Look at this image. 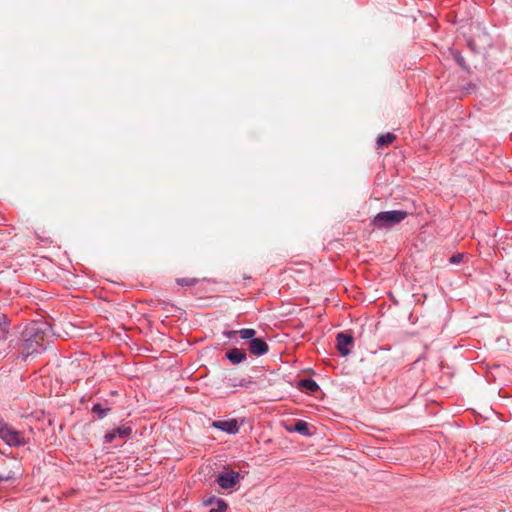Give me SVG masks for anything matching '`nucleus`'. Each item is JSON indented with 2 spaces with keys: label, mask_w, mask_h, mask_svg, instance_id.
Returning a JSON list of instances; mask_svg holds the SVG:
<instances>
[{
  "label": "nucleus",
  "mask_w": 512,
  "mask_h": 512,
  "mask_svg": "<svg viewBox=\"0 0 512 512\" xmlns=\"http://www.w3.org/2000/svg\"><path fill=\"white\" fill-rule=\"evenodd\" d=\"M290 432H297L302 436H311L309 424L304 420H297L292 427L286 428Z\"/></svg>",
  "instance_id": "ddd939ff"
},
{
  "label": "nucleus",
  "mask_w": 512,
  "mask_h": 512,
  "mask_svg": "<svg viewBox=\"0 0 512 512\" xmlns=\"http://www.w3.org/2000/svg\"><path fill=\"white\" fill-rule=\"evenodd\" d=\"M204 507H208V512H226L228 509V503L215 495H209L203 499L202 502Z\"/></svg>",
  "instance_id": "6e6552de"
},
{
  "label": "nucleus",
  "mask_w": 512,
  "mask_h": 512,
  "mask_svg": "<svg viewBox=\"0 0 512 512\" xmlns=\"http://www.w3.org/2000/svg\"><path fill=\"white\" fill-rule=\"evenodd\" d=\"M133 432V428L130 424H122L119 427L108 431L104 436V441L106 443H112L116 438L126 439L131 436Z\"/></svg>",
  "instance_id": "423d86ee"
},
{
  "label": "nucleus",
  "mask_w": 512,
  "mask_h": 512,
  "mask_svg": "<svg viewBox=\"0 0 512 512\" xmlns=\"http://www.w3.org/2000/svg\"><path fill=\"white\" fill-rule=\"evenodd\" d=\"M257 331L253 328H242L241 339L246 341L250 354L261 357L268 353L269 345L262 337H256Z\"/></svg>",
  "instance_id": "7ed1b4c3"
},
{
  "label": "nucleus",
  "mask_w": 512,
  "mask_h": 512,
  "mask_svg": "<svg viewBox=\"0 0 512 512\" xmlns=\"http://www.w3.org/2000/svg\"><path fill=\"white\" fill-rule=\"evenodd\" d=\"M198 282H199V280L197 278H189V277L178 278L176 280V283L178 285H180V286H188V287L194 286Z\"/></svg>",
  "instance_id": "6ab92c4d"
},
{
  "label": "nucleus",
  "mask_w": 512,
  "mask_h": 512,
  "mask_svg": "<svg viewBox=\"0 0 512 512\" xmlns=\"http://www.w3.org/2000/svg\"><path fill=\"white\" fill-rule=\"evenodd\" d=\"M451 54L453 56V59L455 60V62L465 71L469 72L470 71V67L467 65L464 57L462 56V54L458 51V50H452L451 51Z\"/></svg>",
  "instance_id": "dca6fc26"
},
{
  "label": "nucleus",
  "mask_w": 512,
  "mask_h": 512,
  "mask_svg": "<svg viewBox=\"0 0 512 512\" xmlns=\"http://www.w3.org/2000/svg\"><path fill=\"white\" fill-rule=\"evenodd\" d=\"M354 337L347 332H339L336 335V346L341 356H348L354 346Z\"/></svg>",
  "instance_id": "39448f33"
},
{
  "label": "nucleus",
  "mask_w": 512,
  "mask_h": 512,
  "mask_svg": "<svg viewBox=\"0 0 512 512\" xmlns=\"http://www.w3.org/2000/svg\"><path fill=\"white\" fill-rule=\"evenodd\" d=\"M211 426L230 435L237 434L240 429L237 419L216 420L212 422Z\"/></svg>",
  "instance_id": "9d476101"
},
{
  "label": "nucleus",
  "mask_w": 512,
  "mask_h": 512,
  "mask_svg": "<svg viewBox=\"0 0 512 512\" xmlns=\"http://www.w3.org/2000/svg\"><path fill=\"white\" fill-rule=\"evenodd\" d=\"M241 332H242V329L240 330H224L222 335L226 338H228L233 344H238L239 343V338L241 339Z\"/></svg>",
  "instance_id": "f3484780"
},
{
  "label": "nucleus",
  "mask_w": 512,
  "mask_h": 512,
  "mask_svg": "<svg viewBox=\"0 0 512 512\" xmlns=\"http://www.w3.org/2000/svg\"><path fill=\"white\" fill-rule=\"evenodd\" d=\"M396 136L393 133L380 134L377 137L376 144L379 148L386 147L394 142Z\"/></svg>",
  "instance_id": "4468645a"
},
{
  "label": "nucleus",
  "mask_w": 512,
  "mask_h": 512,
  "mask_svg": "<svg viewBox=\"0 0 512 512\" xmlns=\"http://www.w3.org/2000/svg\"><path fill=\"white\" fill-rule=\"evenodd\" d=\"M463 260V254L461 253H456V254H453L450 259H449V262L451 264H459L461 261Z\"/></svg>",
  "instance_id": "aec40b11"
},
{
  "label": "nucleus",
  "mask_w": 512,
  "mask_h": 512,
  "mask_svg": "<svg viewBox=\"0 0 512 512\" xmlns=\"http://www.w3.org/2000/svg\"><path fill=\"white\" fill-rule=\"evenodd\" d=\"M297 388L301 391L313 394V393H316L320 389V386L312 378H301L297 382Z\"/></svg>",
  "instance_id": "f8f14e48"
},
{
  "label": "nucleus",
  "mask_w": 512,
  "mask_h": 512,
  "mask_svg": "<svg viewBox=\"0 0 512 512\" xmlns=\"http://www.w3.org/2000/svg\"><path fill=\"white\" fill-rule=\"evenodd\" d=\"M110 411V407H104L101 403H95L91 408V412L96 414L99 420L104 419Z\"/></svg>",
  "instance_id": "2eb2a0df"
},
{
  "label": "nucleus",
  "mask_w": 512,
  "mask_h": 512,
  "mask_svg": "<svg viewBox=\"0 0 512 512\" xmlns=\"http://www.w3.org/2000/svg\"><path fill=\"white\" fill-rule=\"evenodd\" d=\"M408 212L405 210H389L377 213L370 222L374 230H389L400 224Z\"/></svg>",
  "instance_id": "f03ea898"
},
{
  "label": "nucleus",
  "mask_w": 512,
  "mask_h": 512,
  "mask_svg": "<svg viewBox=\"0 0 512 512\" xmlns=\"http://www.w3.org/2000/svg\"><path fill=\"white\" fill-rule=\"evenodd\" d=\"M469 46H470V48H473V43L469 42Z\"/></svg>",
  "instance_id": "4be33fe9"
},
{
  "label": "nucleus",
  "mask_w": 512,
  "mask_h": 512,
  "mask_svg": "<svg viewBox=\"0 0 512 512\" xmlns=\"http://www.w3.org/2000/svg\"><path fill=\"white\" fill-rule=\"evenodd\" d=\"M247 352L243 348L232 347L226 350L223 359L232 365H239L247 360Z\"/></svg>",
  "instance_id": "1a4fd4ad"
},
{
  "label": "nucleus",
  "mask_w": 512,
  "mask_h": 512,
  "mask_svg": "<svg viewBox=\"0 0 512 512\" xmlns=\"http://www.w3.org/2000/svg\"><path fill=\"white\" fill-rule=\"evenodd\" d=\"M0 438L10 447H20L24 446L26 442L20 436L19 432L8 426L3 434H1Z\"/></svg>",
  "instance_id": "0eeeda50"
},
{
  "label": "nucleus",
  "mask_w": 512,
  "mask_h": 512,
  "mask_svg": "<svg viewBox=\"0 0 512 512\" xmlns=\"http://www.w3.org/2000/svg\"><path fill=\"white\" fill-rule=\"evenodd\" d=\"M8 318L5 314L0 313V340L6 339L8 334Z\"/></svg>",
  "instance_id": "a211bd4d"
},
{
  "label": "nucleus",
  "mask_w": 512,
  "mask_h": 512,
  "mask_svg": "<svg viewBox=\"0 0 512 512\" xmlns=\"http://www.w3.org/2000/svg\"><path fill=\"white\" fill-rule=\"evenodd\" d=\"M241 479H243V476L239 472L224 467V469L217 474L215 482L224 490H233L237 489Z\"/></svg>",
  "instance_id": "20e7f679"
},
{
  "label": "nucleus",
  "mask_w": 512,
  "mask_h": 512,
  "mask_svg": "<svg viewBox=\"0 0 512 512\" xmlns=\"http://www.w3.org/2000/svg\"><path fill=\"white\" fill-rule=\"evenodd\" d=\"M15 478L14 472L10 471L7 475H0V483L11 481Z\"/></svg>",
  "instance_id": "412c9836"
},
{
  "label": "nucleus",
  "mask_w": 512,
  "mask_h": 512,
  "mask_svg": "<svg viewBox=\"0 0 512 512\" xmlns=\"http://www.w3.org/2000/svg\"><path fill=\"white\" fill-rule=\"evenodd\" d=\"M51 331V325L46 321L28 323L14 346L17 356L26 361L30 356L43 353L47 349Z\"/></svg>",
  "instance_id": "f257e3e1"
},
{
  "label": "nucleus",
  "mask_w": 512,
  "mask_h": 512,
  "mask_svg": "<svg viewBox=\"0 0 512 512\" xmlns=\"http://www.w3.org/2000/svg\"><path fill=\"white\" fill-rule=\"evenodd\" d=\"M223 382L226 387H231V388L242 387V388L249 389L253 385H255V381L252 380L251 377H247V378L226 377Z\"/></svg>",
  "instance_id": "9b49d317"
}]
</instances>
